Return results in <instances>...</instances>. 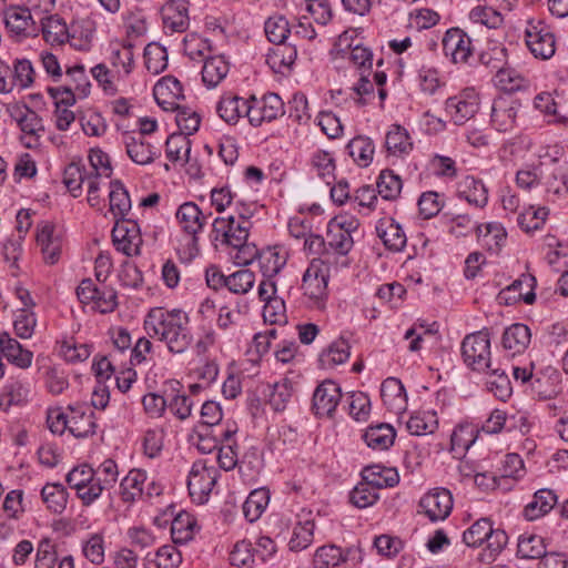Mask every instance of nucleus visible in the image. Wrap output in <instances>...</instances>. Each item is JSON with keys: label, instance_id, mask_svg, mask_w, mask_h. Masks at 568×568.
Returning <instances> with one entry per match:
<instances>
[{"label": "nucleus", "instance_id": "f257e3e1", "mask_svg": "<svg viewBox=\"0 0 568 568\" xmlns=\"http://www.w3.org/2000/svg\"><path fill=\"white\" fill-rule=\"evenodd\" d=\"M143 329L149 337H140L131 348V363L141 364L152 353L150 338L163 343L172 355L185 354L194 343L189 314L181 308L152 307L143 320Z\"/></svg>", "mask_w": 568, "mask_h": 568}, {"label": "nucleus", "instance_id": "f03ea898", "mask_svg": "<svg viewBox=\"0 0 568 568\" xmlns=\"http://www.w3.org/2000/svg\"><path fill=\"white\" fill-rule=\"evenodd\" d=\"M252 223L243 212L236 219L233 215L216 217L212 224V234L215 241L232 247H243L248 239Z\"/></svg>", "mask_w": 568, "mask_h": 568}, {"label": "nucleus", "instance_id": "7ed1b4c3", "mask_svg": "<svg viewBox=\"0 0 568 568\" xmlns=\"http://www.w3.org/2000/svg\"><path fill=\"white\" fill-rule=\"evenodd\" d=\"M219 476V470L214 465H210L207 459L194 462L187 477V489L192 500L199 505L206 503Z\"/></svg>", "mask_w": 568, "mask_h": 568}, {"label": "nucleus", "instance_id": "20e7f679", "mask_svg": "<svg viewBox=\"0 0 568 568\" xmlns=\"http://www.w3.org/2000/svg\"><path fill=\"white\" fill-rule=\"evenodd\" d=\"M465 364L475 372L490 368V335L487 329L468 334L462 343Z\"/></svg>", "mask_w": 568, "mask_h": 568}, {"label": "nucleus", "instance_id": "39448f33", "mask_svg": "<svg viewBox=\"0 0 568 568\" xmlns=\"http://www.w3.org/2000/svg\"><path fill=\"white\" fill-rule=\"evenodd\" d=\"M329 278L328 266L320 258H314L302 278V290L306 297L317 308H322L328 296L327 284Z\"/></svg>", "mask_w": 568, "mask_h": 568}, {"label": "nucleus", "instance_id": "423d86ee", "mask_svg": "<svg viewBox=\"0 0 568 568\" xmlns=\"http://www.w3.org/2000/svg\"><path fill=\"white\" fill-rule=\"evenodd\" d=\"M525 40L527 48L536 59L548 60L556 52V37L552 29L541 20L528 22Z\"/></svg>", "mask_w": 568, "mask_h": 568}, {"label": "nucleus", "instance_id": "0eeeda50", "mask_svg": "<svg viewBox=\"0 0 568 568\" xmlns=\"http://www.w3.org/2000/svg\"><path fill=\"white\" fill-rule=\"evenodd\" d=\"M111 236L118 252L129 257L141 254L143 240L140 226L134 220H116Z\"/></svg>", "mask_w": 568, "mask_h": 568}, {"label": "nucleus", "instance_id": "6e6552de", "mask_svg": "<svg viewBox=\"0 0 568 568\" xmlns=\"http://www.w3.org/2000/svg\"><path fill=\"white\" fill-rule=\"evenodd\" d=\"M454 506L453 495L446 488H434L426 493L418 503V514L432 523L445 520Z\"/></svg>", "mask_w": 568, "mask_h": 568}, {"label": "nucleus", "instance_id": "1a4fd4ad", "mask_svg": "<svg viewBox=\"0 0 568 568\" xmlns=\"http://www.w3.org/2000/svg\"><path fill=\"white\" fill-rule=\"evenodd\" d=\"M36 241L41 251L43 262L48 265L57 264L63 248V235L57 226L48 221L38 223Z\"/></svg>", "mask_w": 568, "mask_h": 568}, {"label": "nucleus", "instance_id": "9d476101", "mask_svg": "<svg viewBox=\"0 0 568 568\" xmlns=\"http://www.w3.org/2000/svg\"><path fill=\"white\" fill-rule=\"evenodd\" d=\"M479 110V95L473 88H467L460 91L458 94L450 97L445 102V111L452 119V121L462 125Z\"/></svg>", "mask_w": 568, "mask_h": 568}, {"label": "nucleus", "instance_id": "9b49d317", "mask_svg": "<svg viewBox=\"0 0 568 568\" xmlns=\"http://www.w3.org/2000/svg\"><path fill=\"white\" fill-rule=\"evenodd\" d=\"M444 54L453 63H466L474 52L470 37L460 28L448 29L442 40Z\"/></svg>", "mask_w": 568, "mask_h": 568}, {"label": "nucleus", "instance_id": "f8f14e48", "mask_svg": "<svg viewBox=\"0 0 568 568\" xmlns=\"http://www.w3.org/2000/svg\"><path fill=\"white\" fill-rule=\"evenodd\" d=\"M250 124L260 126L263 122H271L285 113L284 102L276 93H266L261 99L251 95Z\"/></svg>", "mask_w": 568, "mask_h": 568}, {"label": "nucleus", "instance_id": "ddd939ff", "mask_svg": "<svg viewBox=\"0 0 568 568\" xmlns=\"http://www.w3.org/2000/svg\"><path fill=\"white\" fill-rule=\"evenodd\" d=\"M342 398V390L337 383L326 379L314 390L312 410L318 417H332Z\"/></svg>", "mask_w": 568, "mask_h": 568}, {"label": "nucleus", "instance_id": "4468645a", "mask_svg": "<svg viewBox=\"0 0 568 568\" xmlns=\"http://www.w3.org/2000/svg\"><path fill=\"white\" fill-rule=\"evenodd\" d=\"M520 103L511 97H497L493 101L490 123L498 132H509L517 123Z\"/></svg>", "mask_w": 568, "mask_h": 568}, {"label": "nucleus", "instance_id": "2eb2a0df", "mask_svg": "<svg viewBox=\"0 0 568 568\" xmlns=\"http://www.w3.org/2000/svg\"><path fill=\"white\" fill-rule=\"evenodd\" d=\"M3 21L8 31L19 38L36 37L40 32L27 7L11 6L7 8L3 12Z\"/></svg>", "mask_w": 568, "mask_h": 568}, {"label": "nucleus", "instance_id": "dca6fc26", "mask_svg": "<svg viewBox=\"0 0 568 568\" xmlns=\"http://www.w3.org/2000/svg\"><path fill=\"white\" fill-rule=\"evenodd\" d=\"M251 103V97L245 99L230 91L224 92L216 104V112L225 123L235 125L243 116L250 121Z\"/></svg>", "mask_w": 568, "mask_h": 568}, {"label": "nucleus", "instance_id": "f3484780", "mask_svg": "<svg viewBox=\"0 0 568 568\" xmlns=\"http://www.w3.org/2000/svg\"><path fill=\"white\" fill-rule=\"evenodd\" d=\"M181 230L190 236V243L197 252V234L206 224V216L194 202L181 204L175 213Z\"/></svg>", "mask_w": 568, "mask_h": 568}, {"label": "nucleus", "instance_id": "a211bd4d", "mask_svg": "<svg viewBox=\"0 0 568 568\" xmlns=\"http://www.w3.org/2000/svg\"><path fill=\"white\" fill-rule=\"evenodd\" d=\"M123 143L128 156L139 165H149L161 155L160 148L153 145L143 134L125 133Z\"/></svg>", "mask_w": 568, "mask_h": 568}, {"label": "nucleus", "instance_id": "6ab92c4d", "mask_svg": "<svg viewBox=\"0 0 568 568\" xmlns=\"http://www.w3.org/2000/svg\"><path fill=\"white\" fill-rule=\"evenodd\" d=\"M69 432L77 438H84L95 434L94 413L87 404H75L68 407Z\"/></svg>", "mask_w": 568, "mask_h": 568}, {"label": "nucleus", "instance_id": "aec40b11", "mask_svg": "<svg viewBox=\"0 0 568 568\" xmlns=\"http://www.w3.org/2000/svg\"><path fill=\"white\" fill-rule=\"evenodd\" d=\"M17 121L23 133L21 138L23 144L29 149L38 146L40 138L44 133V124L41 116L34 110L24 105L20 110Z\"/></svg>", "mask_w": 568, "mask_h": 568}, {"label": "nucleus", "instance_id": "412c9836", "mask_svg": "<svg viewBox=\"0 0 568 568\" xmlns=\"http://www.w3.org/2000/svg\"><path fill=\"white\" fill-rule=\"evenodd\" d=\"M536 278L530 274H521L510 285L503 290L498 300L500 303L510 304L517 301H524L526 304H532L536 300L534 288Z\"/></svg>", "mask_w": 568, "mask_h": 568}, {"label": "nucleus", "instance_id": "4be33fe9", "mask_svg": "<svg viewBox=\"0 0 568 568\" xmlns=\"http://www.w3.org/2000/svg\"><path fill=\"white\" fill-rule=\"evenodd\" d=\"M164 28L172 32H184L190 24L189 1L169 0L161 10Z\"/></svg>", "mask_w": 568, "mask_h": 568}, {"label": "nucleus", "instance_id": "5701e85b", "mask_svg": "<svg viewBox=\"0 0 568 568\" xmlns=\"http://www.w3.org/2000/svg\"><path fill=\"white\" fill-rule=\"evenodd\" d=\"M376 232L387 250L402 252L406 247V233L394 219H381L376 225Z\"/></svg>", "mask_w": 568, "mask_h": 568}, {"label": "nucleus", "instance_id": "b1692460", "mask_svg": "<svg viewBox=\"0 0 568 568\" xmlns=\"http://www.w3.org/2000/svg\"><path fill=\"white\" fill-rule=\"evenodd\" d=\"M457 194L478 209H484L488 203V189L480 179L473 175H466L458 182Z\"/></svg>", "mask_w": 568, "mask_h": 568}, {"label": "nucleus", "instance_id": "393cba45", "mask_svg": "<svg viewBox=\"0 0 568 568\" xmlns=\"http://www.w3.org/2000/svg\"><path fill=\"white\" fill-rule=\"evenodd\" d=\"M558 504V495L549 488L538 489L532 499L525 506L523 516L527 520H536L547 515Z\"/></svg>", "mask_w": 568, "mask_h": 568}, {"label": "nucleus", "instance_id": "a878e982", "mask_svg": "<svg viewBox=\"0 0 568 568\" xmlns=\"http://www.w3.org/2000/svg\"><path fill=\"white\" fill-rule=\"evenodd\" d=\"M182 560V554L174 542L163 545L155 551H149L143 558L145 568H179Z\"/></svg>", "mask_w": 568, "mask_h": 568}, {"label": "nucleus", "instance_id": "bb28decb", "mask_svg": "<svg viewBox=\"0 0 568 568\" xmlns=\"http://www.w3.org/2000/svg\"><path fill=\"white\" fill-rule=\"evenodd\" d=\"M287 257V251L280 245L260 251L257 261L263 277H275L286 265Z\"/></svg>", "mask_w": 568, "mask_h": 568}, {"label": "nucleus", "instance_id": "cd10ccee", "mask_svg": "<svg viewBox=\"0 0 568 568\" xmlns=\"http://www.w3.org/2000/svg\"><path fill=\"white\" fill-rule=\"evenodd\" d=\"M230 63L223 54L210 55L203 61L202 81L209 89L217 87L227 75Z\"/></svg>", "mask_w": 568, "mask_h": 568}, {"label": "nucleus", "instance_id": "c85d7f7f", "mask_svg": "<svg viewBox=\"0 0 568 568\" xmlns=\"http://www.w3.org/2000/svg\"><path fill=\"white\" fill-rule=\"evenodd\" d=\"M0 348L8 362L17 367L26 369L31 366L33 358L32 352L24 349L22 345L7 332L0 334Z\"/></svg>", "mask_w": 568, "mask_h": 568}, {"label": "nucleus", "instance_id": "c756f323", "mask_svg": "<svg viewBox=\"0 0 568 568\" xmlns=\"http://www.w3.org/2000/svg\"><path fill=\"white\" fill-rule=\"evenodd\" d=\"M133 48L132 42H123L119 47H113L109 55L110 67L113 71L119 72L125 81L135 68Z\"/></svg>", "mask_w": 568, "mask_h": 568}, {"label": "nucleus", "instance_id": "7c9ffc66", "mask_svg": "<svg viewBox=\"0 0 568 568\" xmlns=\"http://www.w3.org/2000/svg\"><path fill=\"white\" fill-rule=\"evenodd\" d=\"M196 518L187 513L180 511L171 523V537L175 545H185L194 539L199 531Z\"/></svg>", "mask_w": 568, "mask_h": 568}, {"label": "nucleus", "instance_id": "2f4dec72", "mask_svg": "<svg viewBox=\"0 0 568 568\" xmlns=\"http://www.w3.org/2000/svg\"><path fill=\"white\" fill-rule=\"evenodd\" d=\"M531 339L530 328L521 323L507 327L501 337L503 347L513 355L521 354L529 346Z\"/></svg>", "mask_w": 568, "mask_h": 568}, {"label": "nucleus", "instance_id": "473e14b6", "mask_svg": "<svg viewBox=\"0 0 568 568\" xmlns=\"http://www.w3.org/2000/svg\"><path fill=\"white\" fill-rule=\"evenodd\" d=\"M381 397L390 412L399 413L405 408L406 392L398 378L388 377L382 383Z\"/></svg>", "mask_w": 568, "mask_h": 568}, {"label": "nucleus", "instance_id": "72a5a7b5", "mask_svg": "<svg viewBox=\"0 0 568 568\" xmlns=\"http://www.w3.org/2000/svg\"><path fill=\"white\" fill-rule=\"evenodd\" d=\"M148 474L142 469H131L120 483V495L124 503H134L143 498V487Z\"/></svg>", "mask_w": 568, "mask_h": 568}, {"label": "nucleus", "instance_id": "f704fd0d", "mask_svg": "<svg viewBox=\"0 0 568 568\" xmlns=\"http://www.w3.org/2000/svg\"><path fill=\"white\" fill-rule=\"evenodd\" d=\"M385 145L387 152L395 156L408 155L414 149L408 131L399 124L390 125L386 133Z\"/></svg>", "mask_w": 568, "mask_h": 568}, {"label": "nucleus", "instance_id": "c9c22d12", "mask_svg": "<svg viewBox=\"0 0 568 568\" xmlns=\"http://www.w3.org/2000/svg\"><path fill=\"white\" fill-rule=\"evenodd\" d=\"M478 240L489 252L498 254L507 240V232L500 223H487L476 227Z\"/></svg>", "mask_w": 568, "mask_h": 568}, {"label": "nucleus", "instance_id": "e433bc0d", "mask_svg": "<svg viewBox=\"0 0 568 568\" xmlns=\"http://www.w3.org/2000/svg\"><path fill=\"white\" fill-rule=\"evenodd\" d=\"M396 437L395 428L386 423L367 427L363 439L374 450H387L393 446Z\"/></svg>", "mask_w": 568, "mask_h": 568}, {"label": "nucleus", "instance_id": "4c0bfd02", "mask_svg": "<svg viewBox=\"0 0 568 568\" xmlns=\"http://www.w3.org/2000/svg\"><path fill=\"white\" fill-rule=\"evenodd\" d=\"M153 93L158 103L164 109H169L165 104L173 108L176 105L174 101L183 98V88L176 78L166 75L156 82Z\"/></svg>", "mask_w": 568, "mask_h": 568}, {"label": "nucleus", "instance_id": "58836bf2", "mask_svg": "<svg viewBox=\"0 0 568 568\" xmlns=\"http://www.w3.org/2000/svg\"><path fill=\"white\" fill-rule=\"evenodd\" d=\"M362 478L377 490L394 487L399 483V475L395 468L381 465L365 467L362 470Z\"/></svg>", "mask_w": 568, "mask_h": 568}, {"label": "nucleus", "instance_id": "ea45409f", "mask_svg": "<svg viewBox=\"0 0 568 568\" xmlns=\"http://www.w3.org/2000/svg\"><path fill=\"white\" fill-rule=\"evenodd\" d=\"M91 74L108 95H115L126 83L119 72L113 71L105 63H99L91 69Z\"/></svg>", "mask_w": 568, "mask_h": 568}, {"label": "nucleus", "instance_id": "a19ab883", "mask_svg": "<svg viewBox=\"0 0 568 568\" xmlns=\"http://www.w3.org/2000/svg\"><path fill=\"white\" fill-rule=\"evenodd\" d=\"M495 84L507 93L527 91L530 89V80L513 68L499 69L495 74Z\"/></svg>", "mask_w": 568, "mask_h": 568}, {"label": "nucleus", "instance_id": "79ce46f5", "mask_svg": "<svg viewBox=\"0 0 568 568\" xmlns=\"http://www.w3.org/2000/svg\"><path fill=\"white\" fill-rule=\"evenodd\" d=\"M487 374L486 386L494 396L503 402L510 397L513 387L510 379L506 372L500 367L490 366L489 369L484 372Z\"/></svg>", "mask_w": 568, "mask_h": 568}, {"label": "nucleus", "instance_id": "37998d69", "mask_svg": "<svg viewBox=\"0 0 568 568\" xmlns=\"http://www.w3.org/2000/svg\"><path fill=\"white\" fill-rule=\"evenodd\" d=\"M109 204L115 221L125 220V215L131 210V200L126 189L118 180L110 182Z\"/></svg>", "mask_w": 568, "mask_h": 568}, {"label": "nucleus", "instance_id": "c03bdc74", "mask_svg": "<svg viewBox=\"0 0 568 568\" xmlns=\"http://www.w3.org/2000/svg\"><path fill=\"white\" fill-rule=\"evenodd\" d=\"M346 150L358 166L367 168L373 161L375 146L372 139L358 135L348 142Z\"/></svg>", "mask_w": 568, "mask_h": 568}, {"label": "nucleus", "instance_id": "a18cd8bd", "mask_svg": "<svg viewBox=\"0 0 568 568\" xmlns=\"http://www.w3.org/2000/svg\"><path fill=\"white\" fill-rule=\"evenodd\" d=\"M39 29L42 32L43 39L52 45L62 44L69 38L68 27L58 14L43 18Z\"/></svg>", "mask_w": 568, "mask_h": 568}, {"label": "nucleus", "instance_id": "49530a36", "mask_svg": "<svg viewBox=\"0 0 568 568\" xmlns=\"http://www.w3.org/2000/svg\"><path fill=\"white\" fill-rule=\"evenodd\" d=\"M270 503V491L266 488H257L250 493L243 504V514L247 521H256L265 511Z\"/></svg>", "mask_w": 568, "mask_h": 568}, {"label": "nucleus", "instance_id": "de8ad7c7", "mask_svg": "<svg viewBox=\"0 0 568 568\" xmlns=\"http://www.w3.org/2000/svg\"><path fill=\"white\" fill-rule=\"evenodd\" d=\"M406 427L415 436L433 434L438 427L437 414L434 410L417 412L409 417Z\"/></svg>", "mask_w": 568, "mask_h": 568}, {"label": "nucleus", "instance_id": "09e8293b", "mask_svg": "<svg viewBox=\"0 0 568 568\" xmlns=\"http://www.w3.org/2000/svg\"><path fill=\"white\" fill-rule=\"evenodd\" d=\"M378 195L386 201H395L399 197L403 182L398 174L393 170H383L376 182Z\"/></svg>", "mask_w": 568, "mask_h": 568}, {"label": "nucleus", "instance_id": "8fccbe9b", "mask_svg": "<svg viewBox=\"0 0 568 568\" xmlns=\"http://www.w3.org/2000/svg\"><path fill=\"white\" fill-rule=\"evenodd\" d=\"M191 140L185 134L173 133L165 142V155L171 162H189Z\"/></svg>", "mask_w": 568, "mask_h": 568}, {"label": "nucleus", "instance_id": "3c124183", "mask_svg": "<svg viewBox=\"0 0 568 568\" xmlns=\"http://www.w3.org/2000/svg\"><path fill=\"white\" fill-rule=\"evenodd\" d=\"M351 346L344 338L334 341L320 356V362L324 367H335L344 364L351 355Z\"/></svg>", "mask_w": 568, "mask_h": 568}, {"label": "nucleus", "instance_id": "603ef678", "mask_svg": "<svg viewBox=\"0 0 568 568\" xmlns=\"http://www.w3.org/2000/svg\"><path fill=\"white\" fill-rule=\"evenodd\" d=\"M183 51L191 60L203 62L212 54L213 49L207 39L190 33L183 40Z\"/></svg>", "mask_w": 568, "mask_h": 568}, {"label": "nucleus", "instance_id": "864d4df0", "mask_svg": "<svg viewBox=\"0 0 568 568\" xmlns=\"http://www.w3.org/2000/svg\"><path fill=\"white\" fill-rule=\"evenodd\" d=\"M144 64L152 74L163 72L168 67V52L160 43H149L144 49Z\"/></svg>", "mask_w": 568, "mask_h": 568}, {"label": "nucleus", "instance_id": "5fc2aeb1", "mask_svg": "<svg viewBox=\"0 0 568 568\" xmlns=\"http://www.w3.org/2000/svg\"><path fill=\"white\" fill-rule=\"evenodd\" d=\"M297 57L295 45L286 44L285 41L276 44V48L267 54V63L275 70L281 71L282 68H291Z\"/></svg>", "mask_w": 568, "mask_h": 568}, {"label": "nucleus", "instance_id": "6e6d98bb", "mask_svg": "<svg viewBox=\"0 0 568 568\" xmlns=\"http://www.w3.org/2000/svg\"><path fill=\"white\" fill-rule=\"evenodd\" d=\"M59 353L67 362L75 364L88 359L92 348L89 344L78 343L73 338H69L60 343Z\"/></svg>", "mask_w": 568, "mask_h": 568}, {"label": "nucleus", "instance_id": "4d7b16f0", "mask_svg": "<svg viewBox=\"0 0 568 568\" xmlns=\"http://www.w3.org/2000/svg\"><path fill=\"white\" fill-rule=\"evenodd\" d=\"M546 192L560 199L568 193V175L564 168L555 166L546 176L542 175Z\"/></svg>", "mask_w": 568, "mask_h": 568}, {"label": "nucleus", "instance_id": "13d9d810", "mask_svg": "<svg viewBox=\"0 0 568 568\" xmlns=\"http://www.w3.org/2000/svg\"><path fill=\"white\" fill-rule=\"evenodd\" d=\"M264 31L270 42L280 44L288 38L291 29L284 16L275 14L265 21Z\"/></svg>", "mask_w": 568, "mask_h": 568}, {"label": "nucleus", "instance_id": "bf43d9fd", "mask_svg": "<svg viewBox=\"0 0 568 568\" xmlns=\"http://www.w3.org/2000/svg\"><path fill=\"white\" fill-rule=\"evenodd\" d=\"M293 394V383L290 379L284 378L273 385L268 404L275 412H283L291 402Z\"/></svg>", "mask_w": 568, "mask_h": 568}, {"label": "nucleus", "instance_id": "052dcab7", "mask_svg": "<svg viewBox=\"0 0 568 568\" xmlns=\"http://www.w3.org/2000/svg\"><path fill=\"white\" fill-rule=\"evenodd\" d=\"M378 499V490L363 478L349 494V501L361 509L373 506Z\"/></svg>", "mask_w": 568, "mask_h": 568}, {"label": "nucleus", "instance_id": "680f3d73", "mask_svg": "<svg viewBox=\"0 0 568 568\" xmlns=\"http://www.w3.org/2000/svg\"><path fill=\"white\" fill-rule=\"evenodd\" d=\"M544 539L537 535H523L518 539L517 555L525 559H537L545 555Z\"/></svg>", "mask_w": 568, "mask_h": 568}, {"label": "nucleus", "instance_id": "e2e57ef3", "mask_svg": "<svg viewBox=\"0 0 568 568\" xmlns=\"http://www.w3.org/2000/svg\"><path fill=\"white\" fill-rule=\"evenodd\" d=\"M491 520L489 518H480L476 520L463 534V540L468 547H479L487 539L488 532H491Z\"/></svg>", "mask_w": 568, "mask_h": 568}, {"label": "nucleus", "instance_id": "0e129e2a", "mask_svg": "<svg viewBox=\"0 0 568 568\" xmlns=\"http://www.w3.org/2000/svg\"><path fill=\"white\" fill-rule=\"evenodd\" d=\"M57 561V545L50 538L39 540L34 555V568H54Z\"/></svg>", "mask_w": 568, "mask_h": 568}, {"label": "nucleus", "instance_id": "69168bd1", "mask_svg": "<svg viewBox=\"0 0 568 568\" xmlns=\"http://www.w3.org/2000/svg\"><path fill=\"white\" fill-rule=\"evenodd\" d=\"M87 171L80 163H70L65 166L63 172V183L69 192L78 197L82 192V184L87 178Z\"/></svg>", "mask_w": 568, "mask_h": 568}, {"label": "nucleus", "instance_id": "338daca9", "mask_svg": "<svg viewBox=\"0 0 568 568\" xmlns=\"http://www.w3.org/2000/svg\"><path fill=\"white\" fill-rule=\"evenodd\" d=\"M43 503L53 513H62L67 504V493L61 484H47L41 489Z\"/></svg>", "mask_w": 568, "mask_h": 568}, {"label": "nucleus", "instance_id": "774afa93", "mask_svg": "<svg viewBox=\"0 0 568 568\" xmlns=\"http://www.w3.org/2000/svg\"><path fill=\"white\" fill-rule=\"evenodd\" d=\"M104 536L102 532L91 534L82 544L83 556L93 565L104 561Z\"/></svg>", "mask_w": 568, "mask_h": 568}]
</instances>
